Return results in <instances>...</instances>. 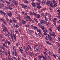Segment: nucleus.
Segmentation results:
<instances>
[{
  "label": "nucleus",
  "instance_id": "11",
  "mask_svg": "<svg viewBox=\"0 0 60 60\" xmlns=\"http://www.w3.org/2000/svg\"><path fill=\"white\" fill-rule=\"evenodd\" d=\"M36 18H41V16H40V15L39 14H37L35 16Z\"/></svg>",
  "mask_w": 60,
  "mask_h": 60
},
{
  "label": "nucleus",
  "instance_id": "21",
  "mask_svg": "<svg viewBox=\"0 0 60 60\" xmlns=\"http://www.w3.org/2000/svg\"><path fill=\"white\" fill-rule=\"evenodd\" d=\"M39 36L40 37H41V38L43 36V34H39Z\"/></svg>",
  "mask_w": 60,
  "mask_h": 60
},
{
  "label": "nucleus",
  "instance_id": "64",
  "mask_svg": "<svg viewBox=\"0 0 60 60\" xmlns=\"http://www.w3.org/2000/svg\"><path fill=\"white\" fill-rule=\"evenodd\" d=\"M49 13H45V16H48V15H49Z\"/></svg>",
  "mask_w": 60,
  "mask_h": 60
},
{
  "label": "nucleus",
  "instance_id": "47",
  "mask_svg": "<svg viewBox=\"0 0 60 60\" xmlns=\"http://www.w3.org/2000/svg\"><path fill=\"white\" fill-rule=\"evenodd\" d=\"M12 54L13 56H14V52L12 51Z\"/></svg>",
  "mask_w": 60,
  "mask_h": 60
},
{
  "label": "nucleus",
  "instance_id": "13",
  "mask_svg": "<svg viewBox=\"0 0 60 60\" xmlns=\"http://www.w3.org/2000/svg\"><path fill=\"white\" fill-rule=\"evenodd\" d=\"M43 58V60H47L48 57L46 56H45V57H44V58Z\"/></svg>",
  "mask_w": 60,
  "mask_h": 60
},
{
  "label": "nucleus",
  "instance_id": "14",
  "mask_svg": "<svg viewBox=\"0 0 60 60\" xmlns=\"http://www.w3.org/2000/svg\"><path fill=\"white\" fill-rule=\"evenodd\" d=\"M46 42L47 44H49V45H52L53 46V45L51 43H50L48 41H46Z\"/></svg>",
  "mask_w": 60,
  "mask_h": 60
},
{
  "label": "nucleus",
  "instance_id": "36",
  "mask_svg": "<svg viewBox=\"0 0 60 60\" xmlns=\"http://www.w3.org/2000/svg\"><path fill=\"white\" fill-rule=\"evenodd\" d=\"M54 26H56V22H54Z\"/></svg>",
  "mask_w": 60,
  "mask_h": 60
},
{
  "label": "nucleus",
  "instance_id": "1",
  "mask_svg": "<svg viewBox=\"0 0 60 60\" xmlns=\"http://www.w3.org/2000/svg\"><path fill=\"white\" fill-rule=\"evenodd\" d=\"M48 39L49 41H51V42H54L55 44H56V42H55V41H56V40L54 38L53 40V39L51 36L49 35H48Z\"/></svg>",
  "mask_w": 60,
  "mask_h": 60
},
{
  "label": "nucleus",
  "instance_id": "4",
  "mask_svg": "<svg viewBox=\"0 0 60 60\" xmlns=\"http://www.w3.org/2000/svg\"><path fill=\"white\" fill-rule=\"evenodd\" d=\"M4 29H3V31L4 32H5V33H6V31H7L8 32V34H9V33L8 32V29H7L5 27H4Z\"/></svg>",
  "mask_w": 60,
  "mask_h": 60
},
{
  "label": "nucleus",
  "instance_id": "2",
  "mask_svg": "<svg viewBox=\"0 0 60 60\" xmlns=\"http://www.w3.org/2000/svg\"><path fill=\"white\" fill-rule=\"evenodd\" d=\"M53 3L54 4V5H52V4H50V5L51 6V7H56L57 6V4L56 3V2H53Z\"/></svg>",
  "mask_w": 60,
  "mask_h": 60
},
{
  "label": "nucleus",
  "instance_id": "7",
  "mask_svg": "<svg viewBox=\"0 0 60 60\" xmlns=\"http://www.w3.org/2000/svg\"><path fill=\"white\" fill-rule=\"evenodd\" d=\"M49 21H50L51 19V17H52L51 15L49 14Z\"/></svg>",
  "mask_w": 60,
  "mask_h": 60
},
{
  "label": "nucleus",
  "instance_id": "35",
  "mask_svg": "<svg viewBox=\"0 0 60 60\" xmlns=\"http://www.w3.org/2000/svg\"><path fill=\"white\" fill-rule=\"evenodd\" d=\"M53 22H56V21L57 19H56V18H55L54 19H53Z\"/></svg>",
  "mask_w": 60,
  "mask_h": 60
},
{
  "label": "nucleus",
  "instance_id": "43",
  "mask_svg": "<svg viewBox=\"0 0 60 60\" xmlns=\"http://www.w3.org/2000/svg\"><path fill=\"white\" fill-rule=\"evenodd\" d=\"M0 5H1V6H2V7H4V4H3V3H1Z\"/></svg>",
  "mask_w": 60,
  "mask_h": 60
},
{
  "label": "nucleus",
  "instance_id": "55",
  "mask_svg": "<svg viewBox=\"0 0 60 60\" xmlns=\"http://www.w3.org/2000/svg\"><path fill=\"white\" fill-rule=\"evenodd\" d=\"M44 35H47V33H46L45 32H44Z\"/></svg>",
  "mask_w": 60,
  "mask_h": 60
},
{
  "label": "nucleus",
  "instance_id": "63",
  "mask_svg": "<svg viewBox=\"0 0 60 60\" xmlns=\"http://www.w3.org/2000/svg\"><path fill=\"white\" fill-rule=\"evenodd\" d=\"M6 20L7 22H9V19H8L7 17H6Z\"/></svg>",
  "mask_w": 60,
  "mask_h": 60
},
{
  "label": "nucleus",
  "instance_id": "33",
  "mask_svg": "<svg viewBox=\"0 0 60 60\" xmlns=\"http://www.w3.org/2000/svg\"><path fill=\"white\" fill-rule=\"evenodd\" d=\"M41 28L42 30H44L45 29V28H44L43 26H41Z\"/></svg>",
  "mask_w": 60,
  "mask_h": 60
},
{
  "label": "nucleus",
  "instance_id": "46",
  "mask_svg": "<svg viewBox=\"0 0 60 60\" xmlns=\"http://www.w3.org/2000/svg\"><path fill=\"white\" fill-rule=\"evenodd\" d=\"M33 15L34 16H36V13L34 12H33Z\"/></svg>",
  "mask_w": 60,
  "mask_h": 60
},
{
  "label": "nucleus",
  "instance_id": "34",
  "mask_svg": "<svg viewBox=\"0 0 60 60\" xmlns=\"http://www.w3.org/2000/svg\"><path fill=\"white\" fill-rule=\"evenodd\" d=\"M44 18H45V20H46V21H48V18L46 17V16Z\"/></svg>",
  "mask_w": 60,
  "mask_h": 60
},
{
  "label": "nucleus",
  "instance_id": "24",
  "mask_svg": "<svg viewBox=\"0 0 60 60\" xmlns=\"http://www.w3.org/2000/svg\"><path fill=\"white\" fill-rule=\"evenodd\" d=\"M56 43L58 45V47H60V43H58V42H56Z\"/></svg>",
  "mask_w": 60,
  "mask_h": 60
},
{
  "label": "nucleus",
  "instance_id": "15",
  "mask_svg": "<svg viewBox=\"0 0 60 60\" xmlns=\"http://www.w3.org/2000/svg\"><path fill=\"white\" fill-rule=\"evenodd\" d=\"M46 3V1L45 0H43L42 2V4H44Z\"/></svg>",
  "mask_w": 60,
  "mask_h": 60
},
{
  "label": "nucleus",
  "instance_id": "54",
  "mask_svg": "<svg viewBox=\"0 0 60 60\" xmlns=\"http://www.w3.org/2000/svg\"><path fill=\"white\" fill-rule=\"evenodd\" d=\"M8 9L10 10H11L12 9V8L11 7H8Z\"/></svg>",
  "mask_w": 60,
  "mask_h": 60
},
{
  "label": "nucleus",
  "instance_id": "37",
  "mask_svg": "<svg viewBox=\"0 0 60 60\" xmlns=\"http://www.w3.org/2000/svg\"><path fill=\"white\" fill-rule=\"evenodd\" d=\"M44 32H48V30L46 29H45L43 30Z\"/></svg>",
  "mask_w": 60,
  "mask_h": 60
},
{
  "label": "nucleus",
  "instance_id": "52",
  "mask_svg": "<svg viewBox=\"0 0 60 60\" xmlns=\"http://www.w3.org/2000/svg\"><path fill=\"white\" fill-rule=\"evenodd\" d=\"M5 35L8 37H9V35H8V34H5Z\"/></svg>",
  "mask_w": 60,
  "mask_h": 60
},
{
  "label": "nucleus",
  "instance_id": "61",
  "mask_svg": "<svg viewBox=\"0 0 60 60\" xmlns=\"http://www.w3.org/2000/svg\"><path fill=\"white\" fill-rule=\"evenodd\" d=\"M34 29H36V30H37L38 29V27H36V26H34Z\"/></svg>",
  "mask_w": 60,
  "mask_h": 60
},
{
  "label": "nucleus",
  "instance_id": "42",
  "mask_svg": "<svg viewBox=\"0 0 60 60\" xmlns=\"http://www.w3.org/2000/svg\"><path fill=\"white\" fill-rule=\"evenodd\" d=\"M4 15V17H7V15H6V14L4 12V13L3 14Z\"/></svg>",
  "mask_w": 60,
  "mask_h": 60
},
{
  "label": "nucleus",
  "instance_id": "41",
  "mask_svg": "<svg viewBox=\"0 0 60 60\" xmlns=\"http://www.w3.org/2000/svg\"><path fill=\"white\" fill-rule=\"evenodd\" d=\"M24 19L25 20H26V21H28V20L26 19V17H24Z\"/></svg>",
  "mask_w": 60,
  "mask_h": 60
},
{
  "label": "nucleus",
  "instance_id": "48",
  "mask_svg": "<svg viewBox=\"0 0 60 60\" xmlns=\"http://www.w3.org/2000/svg\"><path fill=\"white\" fill-rule=\"evenodd\" d=\"M4 12L2 10H0V13L1 14H3L4 13Z\"/></svg>",
  "mask_w": 60,
  "mask_h": 60
},
{
  "label": "nucleus",
  "instance_id": "45",
  "mask_svg": "<svg viewBox=\"0 0 60 60\" xmlns=\"http://www.w3.org/2000/svg\"><path fill=\"white\" fill-rule=\"evenodd\" d=\"M37 5L38 6H41V4H40L39 3H37Z\"/></svg>",
  "mask_w": 60,
  "mask_h": 60
},
{
  "label": "nucleus",
  "instance_id": "30",
  "mask_svg": "<svg viewBox=\"0 0 60 60\" xmlns=\"http://www.w3.org/2000/svg\"><path fill=\"white\" fill-rule=\"evenodd\" d=\"M41 16L42 17H43V18L45 17V15H44V13H42L41 14Z\"/></svg>",
  "mask_w": 60,
  "mask_h": 60
},
{
  "label": "nucleus",
  "instance_id": "8",
  "mask_svg": "<svg viewBox=\"0 0 60 60\" xmlns=\"http://www.w3.org/2000/svg\"><path fill=\"white\" fill-rule=\"evenodd\" d=\"M39 58H44V56H43V55L41 54V56L39 55L38 56Z\"/></svg>",
  "mask_w": 60,
  "mask_h": 60
},
{
  "label": "nucleus",
  "instance_id": "50",
  "mask_svg": "<svg viewBox=\"0 0 60 60\" xmlns=\"http://www.w3.org/2000/svg\"><path fill=\"white\" fill-rule=\"evenodd\" d=\"M24 3L26 4H28V2L27 0H25Z\"/></svg>",
  "mask_w": 60,
  "mask_h": 60
},
{
  "label": "nucleus",
  "instance_id": "38",
  "mask_svg": "<svg viewBox=\"0 0 60 60\" xmlns=\"http://www.w3.org/2000/svg\"><path fill=\"white\" fill-rule=\"evenodd\" d=\"M5 2H6L7 4H10V2H8L6 1H5Z\"/></svg>",
  "mask_w": 60,
  "mask_h": 60
},
{
  "label": "nucleus",
  "instance_id": "3",
  "mask_svg": "<svg viewBox=\"0 0 60 60\" xmlns=\"http://www.w3.org/2000/svg\"><path fill=\"white\" fill-rule=\"evenodd\" d=\"M8 16H9L10 17H12V14L11 13V12H7V13Z\"/></svg>",
  "mask_w": 60,
  "mask_h": 60
},
{
  "label": "nucleus",
  "instance_id": "59",
  "mask_svg": "<svg viewBox=\"0 0 60 60\" xmlns=\"http://www.w3.org/2000/svg\"><path fill=\"white\" fill-rule=\"evenodd\" d=\"M57 12L58 13H60V10L59 9H58L57 11Z\"/></svg>",
  "mask_w": 60,
  "mask_h": 60
},
{
  "label": "nucleus",
  "instance_id": "9",
  "mask_svg": "<svg viewBox=\"0 0 60 60\" xmlns=\"http://www.w3.org/2000/svg\"><path fill=\"white\" fill-rule=\"evenodd\" d=\"M40 23L42 25H44L45 24V23L44 22V20H41L40 21Z\"/></svg>",
  "mask_w": 60,
  "mask_h": 60
},
{
  "label": "nucleus",
  "instance_id": "25",
  "mask_svg": "<svg viewBox=\"0 0 60 60\" xmlns=\"http://www.w3.org/2000/svg\"><path fill=\"white\" fill-rule=\"evenodd\" d=\"M17 4H18V2L17 1H16L14 3V4L15 5V6H17Z\"/></svg>",
  "mask_w": 60,
  "mask_h": 60
},
{
  "label": "nucleus",
  "instance_id": "22",
  "mask_svg": "<svg viewBox=\"0 0 60 60\" xmlns=\"http://www.w3.org/2000/svg\"><path fill=\"white\" fill-rule=\"evenodd\" d=\"M31 27L32 29H34V26L33 25H31Z\"/></svg>",
  "mask_w": 60,
  "mask_h": 60
},
{
  "label": "nucleus",
  "instance_id": "19",
  "mask_svg": "<svg viewBox=\"0 0 60 60\" xmlns=\"http://www.w3.org/2000/svg\"><path fill=\"white\" fill-rule=\"evenodd\" d=\"M27 19H28L29 22H31L32 21V19L30 18V17H29V18H27Z\"/></svg>",
  "mask_w": 60,
  "mask_h": 60
},
{
  "label": "nucleus",
  "instance_id": "12",
  "mask_svg": "<svg viewBox=\"0 0 60 60\" xmlns=\"http://www.w3.org/2000/svg\"><path fill=\"white\" fill-rule=\"evenodd\" d=\"M32 4L34 7V8H35L36 5H35V4L34 2H33L32 3Z\"/></svg>",
  "mask_w": 60,
  "mask_h": 60
},
{
  "label": "nucleus",
  "instance_id": "28",
  "mask_svg": "<svg viewBox=\"0 0 60 60\" xmlns=\"http://www.w3.org/2000/svg\"><path fill=\"white\" fill-rule=\"evenodd\" d=\"M26 28H29V26L28 25H26Z\"/></svg>",
  "mask_w": 60,
  "mask_h": 60
},
{
  "label": "nucleus",
  "instance_id": "5",
  "mask_svg": "<svg viewBox=\"0 0 60 60\" xmlns=\"http://www.w3.org/2000/svg\"><path fill=\"white\" fill-rule=\"evenodd\" d=\"M19 50L20 51L22 54H23L22 51H23V49L21 47H19Z\"/></svg>",
  "mask_w": 60,
  "mask_h": 60
},
{
  "label": "nucleus",
  "instance_id": "51",
  "mask_svg": "<svg viewBox=\"0 0 60 60\" xmlns=\"http://www.w3.org/2000/svg\"><path fill=\"white\" fill-rule=\"evenodd\" d=\"M49 34H50V35H52V32L51 31L49 32Z\"/></svg>",
  "mask_w": 60,
  "mask_h": 60
},
{
  "label": "nucleus",
  "instance_id": "29",
  "mask_svg": "<svg viewBox=\"0 0 60 60\" xmlns=\"http://www.w3.org/2000/svg\"><path fill=\"white\" fill-rule=\"evenodd\" d=\"M41 49V47H38V51H40Z\"/></svg>",
  "mask_w": 60,
  "mask_h": 60
},
{
  "label": "nucleus",
  "instance_id": "17",
  "mask_svg": "<svg viewBox=\"0 0 60 60\" xmlns=\"http://www.w3.org/2000/svg\"><path fill=\"white\" fill-rule=\"evenodd\" d=\"M47 4H49L50 3V1H47L46 2Z\"/></svg>",
  "mask_w": 60,
  "mask_h": 60
},
{
  "label": "nucleus",
  "instance_id": "31",
  "mask_svg": "<svg viewBox=\"0 0 60 60\" xmlns=\"http://www.w3.org/2000/svg\"><path fill=\"white\" fill-rule=\"evenodd\" d=\"M60 25H59V26L58 27V30L59 31H60Z\"/></svg>",
  "mask_w": 60,
  "mask_h": 60
},
{
  "label": "nucleus",
  "instance_id": "6",
  "mask_svg": "<svg viewBox=\"0 0 60 60\" xmlns=\"http://www.w3.org/2000/svg\"><path fill=\"white\" fill-rule=\"evenodd\" d=\"M24 15L26 16V18H29V16H28V14L27 13H25L24 14Z\"/></svg>",
  "mask_w": 60,
  "mask_h": 60
},
{
  "label": "nucleus",
  "instance_id": "57",
  "mask_svg": "<svg viewBox=\"0 0 60 60\" xmlns=\"http://www.w3.org/2000/svg\"><path fill=\"white\" fill-rule=\"evenodd\" d=\"M52 54V53H51V52L49 51V54L50 55H51V54Z\"/></svg>",
  "mask_w": 60,
  "mask_h": 60
},
{
  "label": "nucleus",
  "instance_id": "58",
  "mask_svg": "<svg viewBox=\"0 0 60 60\" xmlns=\"http://www.w3.org/2000/svg\"><path fill=\"white\" fill-rule=\"evenodd\" d=\"M43 53L45 55H48V54H47V53L45 52H43Z\"/></svg>",
  "mask_w": 60,
  "mask_h": 60
},
{
  "label": "nucleus",
  "instance_id": "56",
  "mask_svg": "<svg viewBox=\"0 0 60 60\" xmlns=\"http://www.w3.org/2000/svg\"><path fill=\"white\" fill-rule=\"evenodd\" d=\"M30 15H31V16H32L33 15V13H32L30 12Z\"/></svg>",
  "mask_w": 60,
  "mask_h": 60
},
{
  "label": "nucleus",
  "instance_id": "16",
  "mask_svg": "<svg viewBox=\"0 0 60 60\" xmlns=\"http://www.w3.org/2000/svg\"><path fill=\"white\" fill-rule=\"evenodd\" d=\"M52 35H53L54 37H56L55 33L53 32H52Z\"/></svg>",
  "mask_w": 60,
  "mask_h": 60
},
{
  "label": "nucleus",
  "instance_id": "20",
  "mask_svg": "<svg viewBox=\"0 0 60 60\" xmlns=\"http://www.w3.org/2000/svg\"><path fill=\"white\" fill-rule=\"evenodd\" d=\"M45 10H46V8H43L42 9H41V11H40L41 12H42V11H44Z\"/></svg>",
  "mask_w": 60,
  "mask_h": 60
},
{
  "label": "nucleus",
  "instance_id": "60",
  "mask_svg": "<svg viewBox=\"0 0 60 60\" xmlns=\"http://www.w3.org/2000/svg\"><path fill=\"white\" fill-rule=\"evenodd\" d=\"M4 9H8V8L7 7L5 6L4 8Z\"/></svg>",
  "mask_w": 60,
  "mask_h": 60
},
{
  "label": "nucleus",
  "instance_id": "53",
  "mask_svg": "<svg viewBox=\"0 0 60 60\" xmlns=\"http://www.w3.org/2000/svg\"><path fill=\"white\" fill-rule=\"evenodd\" d=\"M30 55L31 56H34V54L31 53H30Z\"/></svg>",
  "mask_w": 60,
  "mask_h": 60
},
{
  "label": "nucleus",
  "instance_id": "18",
  "mask_svg": "<svg viewBox=\"0 0 60 60\" xmlns=\"http://www.w3.org/2000/svg\"><path fill=\"white\" fill-rule=\"evenodd\" d=\"M50 23L49 22H47V23H46V25L47 26H49V25H50Z\"/></svg>",
  "mask_w": 60,
  "mask_h": 60
},
{
  "label": "nucleus",
  "instance_id": "40",
  "mask_svg": "<svg viewBox=\"0 0 60 60\" xmlns=\"http://www.w3.org/2000/svg\"><path fill=\"white\" fill-rule=\"evenodd\" d=\"M26 21H23V24H26Z\"/></svg>",
  "mask_w": 60,
  "mask_h": 60
},
{
  "label": "nucleus",
  "instance_id": "49",
  "mask_svg": "<svg viewBox=\"0 0 60 60\" xmlns=\"http://www.w3.org/2000/svg\"><path fill=\"white\" fill-rule=\"evenodd\" d=\"M13 48L14 50L16 51V49H15V46H13Z\"/></svg>",
  "mask_w": 60,
  "mask_h": 60
},
{
  "label": "nucleus",
  "instance_id": "39",
  "mask_svg": "<svg viewBox=\"0 0 60 60\" xmlns=\"http://www.w3.org/2000/svg\"><path fill=\"white\" fill-rule=\"evenodd\" d=\"M38 25L39 26V27H41V24L40 23H38Z\"/></svg>",
  "mask_w": 60,
  "mask_h": 60
},
{
  "label": "nucleus",
  "instance_id": "10",
  "mask_svg": "<svg viewBox=\"0 0 60 60\" xmlns=\"http://www.w3.org/2000/svg\"><path fill=\"white\" fill-rule=\"evenodd\" d=\"M37 31L38 33L39 32V34H41V29H38L37 30Z\"/></svg>",
  "mask_w": 60,
  "mask_h": 60
},
{
  "label": "nucleus",
  "instance_id": "32",
  "mask_svg": "<svg viewBox=\"0 0 60 60\" xmlns=\"http://www.w3.org/2000/svg\"><path fill=\"white\" fill-rule=\"evenodd\" d=\"M34 20L36 22H37V23H38V21L36 18H34Z\"/></svg>",
  "mask_w": 60,
  "mask_h": 60
},
{
  "label": "nucleus",
  "instance_id": "27",
  "mask_svg": "<svg viewBox=\"0 0 60 60\" xmlns=\"http://www.w3.org/2000/svg\"><path fill=\"white\" fill-rule=\"evenodd\" d=\"M12 21L14 23H16V22H17V21L15 20V19H13Z\"/></svg>",
  "mask_w": 60,
  "mask_h": 60
},
{
  "label": "nucleus",
  "instance_id": "26",
  "mask_svg": "<svg viewBox=\"0 0 60 60\" xmlns=\"http://www.w3.org/2000/svg\"><path fill=\"white\" fill-rule=\"evenodd\" d=\"M13 35L14 39L15 40V41H16V37H15V35H14V34H13Z\"/></svg>",
  "mask_w": 60,
  "mask_h": 60
},
{
  "label": "nucleus",
  "instance_id": "44",
  "mask_svg": "<svg viewBox=\"0 0 60 60\" xmlns=\"http://www.w3.org/2000/svg\"><path fill=\"white\" fill-rule=\"evenodd\" d=\"M41 6H38L37 7V8H38V9H41Z\"/></svg>",
  "mask_w": 60,
  "mask_h": 60
},
{
  "label": "nucleus",
  "instance_id": "23",
  "mask_svg": "<svg viewBox=\"0 0 60 60\" xmlns=\"http://www.w3.org/2000/svg\"><path fill=\"white\" fill-rule=\"evenodd\" d=\"M27 7V6L26 5H23V7L24 9H26Z\"/></svg>",
  "mask_w": 60,
  "mask_h": 60
},
{
  "label": "nucleus",
  "instance_id": "62",
  "mask_svg": "<svg viewBox=\"0 0 60 60\" xmlns=\"http://www.w3.org/2000/svg\"><path fill=\"white\" fill-rule=\"evenodd\" d=\"M4 53L5 54V55H6V56L7 55V52L6 51H5L4 52Z\"/></svg>",
  "mask_w": 60,
  "mask_h": 60
}]
</instances>
